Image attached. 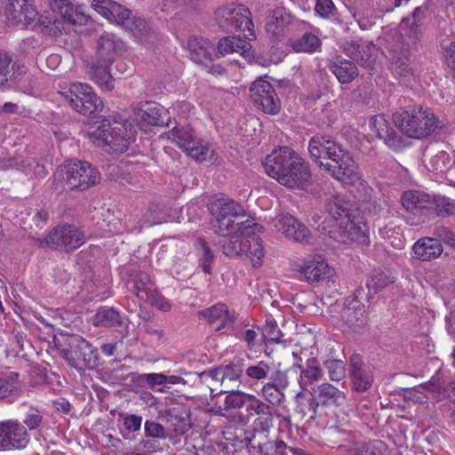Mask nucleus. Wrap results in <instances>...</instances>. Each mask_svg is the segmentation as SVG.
Segmentation results:
<instances>
[{"label":"nucleus","instance_id":"1","mask_svg":"<svg viewBox=\"0 0 455 455\" xmlns=\"http://www.w3.org/2000/svg\"><path fill=\"white\" fill-rule=\"evenodd\" d=\"M208 209L213 231L228 239L223 245V252L228 257L245 252L254 267L260 265L265 254L259 238L263 227L252 219L241 220L246 215L245 210L239 203L223 195L214 196Z\"/></svg>","mask_w":455,"mask_h":455},{"label":"nucleus","instance_id":"2","mask_svg":"<svg viewBox=\"0 0 455 455\" xmlns=\"http://www.w3.org/2000/svg\"><path fill=\"white\" fill-rule=\"evenodd\" d=\"M311 157L334 179L347 185L361 180V172L348 151L329 137L315 136L308 145Z\"/></svg>","mask_w":455,"mask_h":455},{"label":"nucleus","instance_id":"3","mask_svg":"<svg viewBox=\"0 0 455 455\" xmlns=\"http://www.w3.org/2000/svg\"><path fill=\"white\" fill-rule=\"evenodd\" d=\"M263 166L268 176L290 189H304L310 184L308 165L288 147L273 150L266 157Z\"/></svg>","mask_w":455,"mask_h":455},{"label":"nucleus","instance_id":"4","mask_svg":"<svg viewBox=\"0 0 455 455\" xmlns=\"http://www.w3.org/2000/svg\"><path fill=\"white\" fill-rule=\"evenodd\" d=\"M323 231L341 243H369V228L363 217L352 215L339 197L329 203V212L321 225Z\"/></svg>","mask_w":455,"mask_h":455},{"label":"nucleus","instance_id":"5","mask_svg":"<svg viewBox=\"0 0 455 455\" xmlns=\"http://www.w3.org/2000/svg\"><path fill=\"white\" fill-rule=\"evenodd\" d=\"M88 136L92 142L108 153H123L134 141L135 130L131 123L115 119L112 123L104 119L97 126H90Z\"/></svg>","mask_w":455,"mask_h":455},{"label":"nucleus","instance_id":"6","mask_svg":"<svg viewBox=\"0 0 455 455\" xmlns=\"http://www.w3.org/2000/svg\"><path fill=\"white\" fill-rule=\"evenodd\" d=\"M396 127L412 139H424L431 135L438 126V119L427 108L415 106L394 115Z\"/></svg>","mask_w":455,"mask_h":455},{"label":"nucleus","instance_id":"7","mask_svg":"<svg viewBox=\"0 0 455 455\" xmlns=\"http://www.w3.org/2000/svg\"><path fill=\"white\" fill-rule=\"evenodd\" d=\"M58 94L76 112L87 116L102 108L101 100L93 89L81 82L60 81Z\"/></svg>","mask_w":455,"mask_h":455},{"label":"nucleus","instance_id":"8","mask_svg":"<svg viewBox=\"0 0 455 455\" xmlns=\"http://www.w3.org/2000/svg\"><path fill=\"white\" fill-rule=\"evenodd\" d=\"M52 17H39L38 21L48 33L56 36L62 31L68 32L69 28L77 24H83L86 17L79 11L74 10L68 0H47Z\"/></svg>","mask_w":455,"mask_h":455},{"label":"nucleus","instance_id":"9","mask_svg":"<svg viewBox=\"0 0 455 455\" xmlns=\"http://www.w3.org/2000/svg\"><path fill=\"white\" fill-rule=\"evenodd\" d=\"M250 15V11L243 5L228 4L216 10L215 20L220 28L241 31L247 39L253 40L256 36Z\"/></svg>","mask_w":455,"mask_h":455},{"label":"nucleus","instance_id":"10","mask_svg":"<svg viewBox=\"0 0 455 455\" xmlns=\"http://www.w3.org/2000/svg\"><path fill=\"white\" fill-rule=\"evenodd\" d=\"M92 7L108 21L122 25L134 34L140 32L146 26L142 19L130 18L129 10L112 0H93Z\"/></svg>","mask_w":455,"mask_h":455},{"label":"nucleus","instance_id":"11","mask_svg":"<svg viewBox=\"0 0 455 455\" xmlns=\"http://www.w3.org/2000/svg\"><path fill=\"white\" fill-rule=\"evenodd\" d=\"M117 47V42L112 35L102 36L99 39L98 54L101 63L95 68L94 76L103 90L110 91L114 88L109 65L113 61Z\"/></svg>","mask_w":455,"mask_h":455},{"label":"nucleus","instance_id":"12","mask_svg":"<svg viewBox=\"0 0 455 455\" xmlns=\"http://www.w3.org/2000/svg\"><path fill=\"white\" fill-rule=\"evenodd\" d=\"M304 25V22L296 20L285 8L279 7L269 13L266 30L269 37L280 41L292 35L300 26Z\"/></svg>","mask_w":455,"mask_h":455},{"label":"nucleus","instance_id":"13","mask_svg":"<svg viewBox=\"0 0 455 455\" xmlns=\"http://www.w3.org/2000/svg\"><path fill=\"white\" fill-rule=\"evenodd\" d=\"M295 270L309 283L331 280L335 275L334 268L321 255H309L296 264Z\"/></svg>","mask_w":455,"mask_h":455},{"label":"nucleus","instance_id":"14","mask_svg":"<svg viewBox=\"0 0 455 455\" xmlns=\"http://www.w3.org/2000/svg\"><path fill=\"white\" fill-rule=\"evenodd\" d=\"M314 352L308 349H296L292 351V355L296 362L294 366L301 370L299 376V386L306 390L309 384L317 381L323 377V371L317 359L313 356Z\"/></svg>","mask_w":455,"mask_h":455},{"label":"nucleus","instance_id":"15","mask_svg":"<svg viewBox=\"0 0 455 455\" xmlns=\"http://www.w3.org/2000/svg\"><path fill=\"white\" fill-rule=\"evenodd\" d=\"M29 440L26 428L18 420L0 422V451L24 449Z\"/></svg>","mask_w":455,"mask_h":455},{"label":"nucleus","instance_id":"16","mask_svg":"<svg viewBox=\"0 0 455 455\" xmlns=\"http://www.w3.org/2000/svg\"><path fill=\"white\" fill-rule=\"evenodd\" d=\"M251 97L264 113L275 115L279 112L280 100L268 81L262 78L254 81L251 87Z\"/></svg>","mask_w":455,"mask_h":455},{"label":"nucleus","instance_id":"17","mask_svg":"<svg viewBox=\"0 0 455 455\" xmlns=\"http://www.w3.org/2000/svg\"><path fill=\"white\" fill-rule=\"evenodd\" d=\"M81 172H83V166L79 161L68 160L58 169L57 175L62 178L65 186L69 189L84 190L97 184L100 180V173L92 172V174H89V180H85L81 178Z\"/></svg>","mask_w":455,"mask_h":455},{"label":"nucleus","instance_id":"18","mask_svg":"<svg viewBox=\"0 0 455 455\" xmlns=\"http://www.w3.org/2000/svg\"><path fill=\"white\" fill-rule=\"evenodd\" d=\"M84 242V235L75 226L67 225L54 228L48 235L46 243L61 250H75Z\"/></svg>","mask_w":455,"mask_h":455},{"label":"nucleus","instance_id":"19","mask_svg":"<svg viewBox=\"0 0 455 455\" xmlns=\"http://www.w3.org/2000/svg\"><path fill=\"white\" fill-rule=\"evenodd\" d=\"M4 10L8 20L13 25L28 26L38 16L33 0H6Z\"/></svg>","mask_w":455,"mask_h":455},{"label":"nucleus","instance_id":"20","mask_svg":"<svg viewBox=\"0 0 455 455\" xmlns=\"http://www.w3.org/2000/svg\"><path fill=\"white\" fill-rule=\"evenodd\" d=\"M275 228L286 238L296 242H307L311 235L308 228L291 214L280 213L272 220Z\"/></svg>","mask_w":455,"mask_h":455},{"label":"nucleus","instance_id":"21","mask_svg":"<svg viewBox=\"0 0 455 455\" xmlns=\"http://www.w3.org/2000/svg\"><path fill=\"white\" fill-rule=\"evenodd\" d=\"M134 288L137 297L141 300L149 303L163 312H168L172 308L169 299L155 291L150 277L147 274H140L134 281Z\"/></svg>","mask_w":455,"mask_h":455},{"label":"nucleus","instance_id":"22","mask_svg":"<svg viewBox=\"0 0 455 455\" xmlns=\"http://www.w3.org/2000/svg\"><path fill=\"white\" fill-rule=\"evenodd\" d=\"M1 165L4 169H15L31 179L45 176V168L35 158L21 155L3 159Z\"/></svg>","mask_w":455,"mask_h":455},{"label":"nucleus","instance_id":"23","mask_svg":"<svg viewBox=\"0 0 455 455\" xmlns=\"http://www.w3.org/2000/svg\"><path fill=\"white\" fill-rule=\"evenodd\" d=\"M420 8H416L411 17L404 18L399 26L402 38V46L406 52L415 46L419 41V13Z\"/></svg>","mask_w":455,"mask_h":455},{"label":"nucleus","instance_id":"24","mask_svg":"<svg viewBox=\"0 0 455 455\" xmlns=\"http://www.w3.org/2000/svg\"><path fill=\"white\" fill-rule=\"evenodd\" d=\"M443 251V244L438 239L423 237L412 245L411 256L420 261H430L439 258Z\"/></svg>","mask_w":455,"mask_h":455},{"label":"nucleus","instance_id":"25","mask_svg":"<svg viewBox=\"0 0 455 455\" xmlns=\"http://www.w3.org/2000/svg\"><path fill=\"white\" fill-rule=\"evenodd\" d=\"M200 315L205 318L216 331L228 329L234 323V315L228 312L227 306L221 303L201 311Z\"/></svg>","mask_w":455,"mask_h":455},{"label":"nucleus","instance_id":"26","mask_svg":"<svg viewBox=\"0 0 455 455\" xmlns=\"http://www.w3.org/2000/svg\"><path fill=\"white\" fill-rule=\"evenodd\" d=\"M425 162L427 170L436 177H442L444 174L452 177L455 174V166L451 165L449 154L443 150L431 156Z\"/></svg>","mask_w":455,"mask_h":455},{"label":"nucleus","instance_id":"27","mask_svg":"<svg viewBox=\"0 0 455 455\" xmlns=\"http://www.w3.org/2000/svg\"><path fill=\"white\" fill-rule=\"evenodd\" d=\"M313 395L319 403L329 406H341L346 402L345 394L329 383H323L314 388Z\"/></svg>","mask_w":455,"mask_h":455},{"label":"nucleus","instance_id":"28","mask_svg":"<svg viewBox=\"0 0 455 455\" xmlns=\"http://www.w3.org/2000/svg\"><path fill=\"white\" fill-rule=\"evenodd\" d=\"M243 39L239 36H226L220 40L217 51L220 56L226 54L238 52L242 56L247 58L250 57L251 44L249 39L243 36Z\"/></svg>","mask_w":455,"mask_h":455},{"label":"nucleus","instance_id":"29","mask_svg":"<svg viewBox=\"0 0 455 455\" xmlns=\"http://www.w3.org/2000/svg\"><path fill=\"white\" fill-rule=\"evenodd\" d=\"M369 127L372 134L383 140L387 146H395L397 140L395 132L384 115L372 116L369 121Z\"/></svg>","mask_w":455,"mask_h":455},{"label":"nucleus","instance_id":"30","mask_svg":"<svg viewBox=\"0 0 455 455\" xmlns=\"http://www.w3.org/2000/svg\"><path fill=\"white\" fill-rule=\"evenodd\" d=\"M431 196L423 191L409 190L402 196V204L406 211L414 214L419 213L422 210H429Z\"/></svg>","mask_w":455,"mask_h":455},{"label":"nucleus","instance_id":"31","mask_svg":"<svg viewBox=\"0 0 455 455\" xmlns=\"http://www.w3.org/2000/svg\"><path fill=\"white\" fill-rule=\"evenodd\" d=\"M350 378L353 389L357 392H364L372 385L373 372L370 367L360 365L357 362L353 361Z\"/></svg>","mask_w":455,"mask_h":455},{"label":"nucleus","instance_id":"32","mask_svg":"<svg viewBox=\"0 0 455 455\" xmlns=\"http://www.w3.org/2000/svg\"><path fill=\"white\" fill-rule=\"evenodd\" d=\"M288 386L287 379L281 375L275 381L267 382L261 388V395L272 405H279L284 398L283 389Z\"/></svg>","mask_w":455,"mask_h":455},{"label":"nucleus","instance_id":"33","mask_svg":"<svg viewBox=\"0 0 455 455\" xmlns=\"http://www.w3.org/2000/svg\"><path fill=\"white\" fill-rule=\"evenodd\" d=\"M165 108L155 102H146L139 109L140 120L150 125H164L165 124Z\"/></svg>","mask_w":455,"mask_h":455},{"label":"nucleus","instance_id":"34","mask_svg":"<svg viewBox=\"0 0 455 455\" xmlns=\"http://www.w3.org/2000/svg\"><path fill=\"white\" fill-rule=\"evenodd\" d=\"M212 48V44L203 37L194 36L188 41L190 57L196 62L210 60Z\"/></svg>","mask_w":455,"mask_h":455},{"label":"nucleus","instance_id":"35","mask_svg":"<svg viewBox=\"0 0 455 455\" xmlns=\"http://www.w3.org/2000/svg\"><path fill=\"white\" fill-rule=\"evenodd\" d=\"M77 362L74 364L76 368L93 367L96 363L97 353L93 350L92 345L84 339L77 340Z\"/></svg>","mask_w":455,"mask_h":455},{"label":"nucleus","instance_id":"36","mask_svg":"<svg viewBox=\"0 0 455 455\" xmlns=\"http://www.w3.org/2000/svg\"><path fill=\"white\" fill-rule=\"evenodd\" d=\"M421 389H425L431 393L433 396L436 397L437 399H442L444 396V393L446 392L443 385L433 379L427 383H425L419 389H414L410 392V398L416 403H425L428 397L427 394L421 391Z\"/></svg>","mask_w":455,"mask_h":455},{"label":"nucleus","instance_id":"37","mask_svg":"<svg viewBox=\"0 0 455 455\" xmlns=\"http://www.w3.org/2000/svg\"><path fill=\"white\" fill-rule=\"evenodd\" d=\"M330 68L341 84L350 83L357 75L356 67L347 60L333 61Z\"/></svg>","mask_w":455,"mask_h":455},{"label":"nucleus","instance_id":"38","mask_svg":"<svg viewBox=\"0 0 455 455\" xmlns=\"http://www.w3.org/2000/svg\"><path fill=\"white\" fill-rule=\"evenodd\" d=\"M353 54V59L359 61L362 66L371 67L377 60L379 50L371 43L362 41L357 44V49Z\"/></svg>","mask_w":455,"mask_h":455},{"label":"nucleus","instance_id":"39","mask_svg":"<svg viewBox=\"0 0 455 455\" xmlns=\"http://www.w3.org/2000/svg\"><path fill=\"white\" fill-rule=\"evenodd\" d=\"M168 139L175 143L180 149L185 151L188 147L196 140L193 130L190 127H174L167 134Z\"/></svg>","mask_w":455,"mask_h":455},{"label":"nucleus","instance_id":"40","mask_svg":"<svg viewBox=\"0 0 455 455\" xmlns=\"http://www.w3.org/2000/svg\"><path fill=\"white\" fill-rule=\"evenodd\" d=\"M209 375L213 380L225 385L228 382L237 380L241 375V370L235 364H228L211 370Z\"/></svg>","mask_w":455,"mask_h":455},{"label":"nucleus","instance_id":"41","mask_svg":"<svg viewBox=\"0 0 455 455\" xmlns=\"http://www.w3.org/2000/svg\"><path fill=\"white\" fill-rule=\"evenodd\" d=\"M20 387L18 373L10 371L0 374V400L17 394Z\"/></svg>","mask_w":455,"mask_h":455},{"label":"nucleus","instance_id":"42","mask_svg":"<svg viewBox=\"0 0 455 455\" xmlns=\"http://www.w3.org/2000/svg\"><path fill=\"white\" fill-rule=\"evenodd\" d=\"M291 46L297 52H314L320 48L321 42L316 36L306 33L300 38L292 40Z\"/></svg>","mask_w":455,"mask_h":455},{"label":"nucleus","instance_id":"43","mask_svg":"<svg viewBox=\"0 0 455 455\" xmlns=\"http://www.w3.org/2000/svg\"><path fill=\"white\" fill-rule=\"evenodd\" d=\"M431 207L439 216H447L455 213V200L442 196H431Z\"/></svg>","mask_w":455,"mask_h":455},{"label":"nucleus","instance_id":"44","mask_svg":"<svg viewBox=\"0 0 455 455\" xmlns=\"http://www.w3.org/2000/svg\"><path fill=\"white\" fill-rule=\"evenodd\" d=\"M93 323L97 326L112 327L120 324L121 317L114 308H101L94 315Z\"/></svg>","mask_w":455,"mask_h":455},{"label":"nucleus","instance_id":"45","mask_svg":"<svg viewBox=\"0 0 455 455\" xmlns=\"http://www.w3.org/2000/svg\"><path fill=\"white\" fill-rule=\"evenodd\" d=\"M353 455H387V446L382 441L360 443L351 451Z\"/></svg>","mask_w":455,"mask_h":455},{"label":"nucleus","instance_id":"46","mask_svg":"<svg viewBox=\"0 0 455 455\" xmlns=\"http://www.w3.org/2000/svg\"><path fill=\"white\" fill-rule=\"evenodd\" d=\"M15 64L8 53L0 52V86L9 80H16Z\"/></svg>","mask_w":455,"mask_h":455},{"label":"nucleus","instance_id":"47","mask_svg":"<svg viewBox=\"0 0 455 455\" xmlns=\"http://www.w3.org/2000/svg\"><path fill=\"white\" fill-rule=\"evenodd\" d=\"M391 69L395 76L405 80L413 76V69L407 55L394 56Z\"/></svg>","mask_w":455,"mask_h":455},{"label":"nucleus","instance_id":"48","mask_svg":"<svg viewBox=\"0 0 455 455\" xmlns=\"http://www.w3.org/2000/svg\"><path fill=\"white\" fill-rule=\"evenodd\" d=\"M244 406L249 415H269L270 407L265 402L252 394L245 395Z\"/></svg>","mask_w":455,"mask_h":455},{"label":"nucleus","instance_id":"49","mask_svg":"<svg viewBox=\"0 0 455 455\" xmlns=\"http://www.w3.org/2000/svg\"><path fill=\"white\" fill-rule=\"evenodd\" d=\"M196 252L199 258V265L205 274L211 272V263L213 259V253L209 249L207 243L203 239H198L196 243Z\"/></svg>","mask_w":455,"mask_h":455},{"label":"nucleus","instance_id":"50","mask_svg":"<svg viewBox=\"0 0 455 455\" xmlns=\"http://www.w3.org/2000/svg\"><path fill=\"white\" fill-rule=\"evenodd\" d=\"M185 152L194 160L204 162L211 156V151L207 144L200 140H196L190 147H188Z\"/></svg>","mask_w":455,"mask_h":455},{"label":"nucleus","instance_id":"51","mask_svg":"<svg viewBox=\"0 0 455 455\" xmlns=\"http://www.w3.org/2000/svg\"><path fill=\"white\" fill-rule=\"evenodd\" d=\"M329 378L332 381H339L346 377L345 363L341 360L331 359L324 363Z\"/></svg>","mask_w":455,"mask_h":455},{"label":"nucleus","instance_id":"52","mask_svg":"<svg viewBox=\"0 0 455 455\" xmlns=\"http://www.w3.org/2000/svg\"><path fill=\"white\" fill-rule=\"evenodd\" d=\"M270 369L271 367L268 363L265 361H259L256 363L249 365L245 370V373L247 377L251 379L261 380L267 378Z\"/></svg>","mask_w":455,"mask_h":455},{"label":"nucleus","instance_id":"53","mask_svg":"<svg viewBox=\"0 0 455 455\" xmlns=\"http://www.w3.org/2000/svg\"><path fill=\"white\" fill-rule=\"evenodd\" d=\"M245 395L248 393L242 391L230 392L225 397V410L240 409L244 406Z\"/></svg>","mask_w":455,"mask_h":455},{"label":"nucleus","instance_id":"54","mask_svg":"<svg viewBox=\"0 0 455 455\" xmlns=\"http://www.w3.org/2000/svg\"><path fill=\"white\" fill-rule=\"evenodd\" d=\"M262 334L267 341L278 342L282 332L274 319H267L263 328Z\"/></svg>","mask_w":455,"mask_h":455},{"label":"nucleus","instance_id":"55","mask_svg":"<svg viewBox=\"0 0 455 455\" xmlns=\"http://www.w3.org/2000/svg\"><path fill=\"white\" fill-rule=\"evenodd\" d=\"M392 280L383 271L376 270L372 274L371 279L367 282V286L374 291L387 285Z\"/></svg>","mask_w":455,"mask_h":455},{"label":"nucleus","instance_id":"56","mask_svg":"<svg viewBox=\"0 0 455 455\" xmlns=\"http://www.w3.org/2000/svg\"><path fill=\"white\" fill-rule=\"evenodd\" d=\"M43 415L42 413L35 408H30L24 418L25 425L30 429H36L42 423Z\"/></svg>","mask_w":455,"mask_h":455},{"label":"nucleus","instance_id":"57","mask_svg":"<svg viewBox=\"0 0 455 455\" xmlns=\"http://www.w3.org/2000/svg\"><path fill=\"white\" fill-rule=\"evenodd\" d=\"M144 429L146 435L150 437L164 439L166 436L164 427L156 421L147 420L144 425Z\"/></svg>","mask_w":455,"mask_h":455},{"label":"nucleus","instance_id":"58","mask_svg":"<svg viewBox=\"0 0 455 455\" xmlns=\"http://www.w3.org/2000/svg\"><path fill=\"white\" fill-rule=\"evenodd\" d=\"M335 10L331 0H316L315 11L321 17H331Z\"/></svg>","mask_w":455,"mask_h":455},{"label":"nucleus","instance_id":"59","mask_svg":"<svg viewBox=\"0 0 455 455\" xmlns=\"http://www.w3.org/2000/svg\"><path fill=\"white\" fill-rule=\"evenodd\" d=\"M142 418L135 414H129L124 418V426L129 432H136L140 429Z\"/></svg>","mask_w":455,"mask_h":455},{"label":"nucleus","instance_id":"60","mask_svg":"<svg viewBox=\"0 0 455 455\" xmlns=\"http://www.w3.org/2000/svg\"><path fill=\"white\" fill-rule=\"evenodd\" d=\"M349 12L351 13V15L353 16V18L355 20H356L359 27L363 29V30H366L368 28H370L372 24H373V21L371 20H366L363 18V13L362 12H360L357 8L355 7H349Z\"/></svg>","mask_w":455,"mask_h":455},{"label":"nucleus","instance_id":"61","mask_svg":"<svg viewBox=\"0 0 455 455\" xmlns=\"http://www.w3.org/2000/svg\"><path fill=\"white\" fill-rule=\"evenodd\" d=\"M142 379L152 387L167 384V376L163 373H147L142 376Z\"/></svg>","mask_w":455,"mask_h":455},{"label":"nucleus","instance_id":"62","mask_svg":"<svg viewBox=\"0 0 455 455\" xmlns=\"http://www.w3.org/2000/svg\"><path fill=\"white\" fill-rule=\"evenodd\" d=\"M443 54L446 65L455 71V42L444 47Z\"/></svg>","mask_w":455,"mask_h":455},{"label":"nucleus","instance_id":"63","mask_svg":"<svg viewBox=\"0 0 455 455\" xmlns=\"http://www.w3.org/2000/svg\"><path fill=\"white\" fill-rule=\"evenodd\" d=\"M172 108L179 115L186 116L188 115L192 110L193 107L188 102L180 101L173 104Z\"/></svg>","mask_w":455,"mask_h":455},{"label":"nucleus","instance_id":"64","mask_svg":"<svg viewBox=\"0 0 455 455\" xmlns=\"http://www.w3.org/2000/svg\"><path fill=\"white\" fill-rule=\"evenodd\" d=\"M289 451V447L283 441H278L275 445V452L276 455H287Z\"/></svg>","mask_w":455,"mask_h":455}]
</instances>
